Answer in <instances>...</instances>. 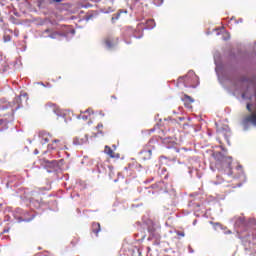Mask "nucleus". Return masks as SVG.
I'll return each mask as SVG.
<instances>
[{
  "label": "nucleus",
  "mask_w": 256,
  "mask_h": 256,
  "mask_svg": "<svg viewBox=\"0 0 256 256\" xmlns=\"http://www.w3.org/2000/svg\"><path fill=\"white\" fill-rule=\"evenodd\" d=\"M39 154V150H35V155H38Z\"/></svg>",
  "instance_id": "obj_28"
},
{
  "label": "nucleus",
  "mask_w": 256,
  "mask_h": 256,
  "mask_svg": "<svg viewBox=\"0 0 256 256\" xmlns=\"http://www.w3.org/2000/svg\"><path fill=\"white\" fill-rule=\"evenodd\" d=\"M63 0H51L50 3H61Z\"/></svg>",
  "instance_id": "obj_22"
},
{
  "label": "nucleus",
  "mask_w": 256,
  "mask_h": 256,
  "mask_svg": "<svg viewBox=\"0 0 256 256\" xmlns=\"http://www.w3.org/2000/svg\"><path fill=\"white\" fill-rule=\"evenodd\" d=\"M216 159H218V161H221V163L223 164L224 168V173L226 175H233V168L231 167V163H233V157L231 156H225L223 155V153L218 152L216 153ZM226 163V166H225Z\"/></svg>",
  "instance_id": "obj_1"
},
{
  "label": "nucleus",
  "mask_w": 256,
  "mask_h": 256,
  "mask_svg": "<svg viewBox=\"0 0 256 256\" xmlns=\"http://www.w3.org/2000/svg\"><path fill=\"white\" fill-rule=\"evenodd\" d=\"M226 37H224V40L227 41V39H229V33H225L224 34Z\"/></svg>",
  "instance_id": "obj_24"
},
{
  "label": "nucleus",
  "mask_w": 256,
  "mask_h": 256,
  "mask_svg": "<svg viewBox=\"0 0 256 256\" xmlns=\"http://www.w3.org/2000/svg\"><path fill=\"white\" fill-rule=\"evenodd\" d=\"M101 117H105V113L100 112Z\"/></svg>",
  "instance_id": "obj_26"
},
{
  "label": "nucleus",
  "mask_w": 256,
  "mask_h": 256,
  "mask_svg": "<svg viewBox=\"0 0 256 256\" xmlns=\"http://www.w3.org/2000/svg\"><path fill=\"white\" fill-rule=\"evenodd\" d=\"M152 155H153V151L151 149L142 150L140 152V159H143V161H149Z\"/></svg>",
  "instance_id": "obj_10"
},
{
  "label": "nucleus",
  "mask_w": 256,
  "mask_h": 256,
  "mask_svg": "<svg viewBox=\"0 0 256 256\" xmlns=\"http://www.w3.org/2000/svg\"><path fill=\"white\" fill-rule=\"evenodd\" d=\"M133 256H141V252H139V251L133 252Z\"/></svg>",
  "instance_id": "obj_23"
},
{
  "label": "nucleus",
  "mask_w": 256,
  "mask_h": 256,
  "mask_svg": "<svg viewBox=\"0 0 256 256\" xmlns=\"http://www.w3.org/2000/svg\"><path fill=\"white\" fill-rule=\"evenodd\" d=\"M248 225H249V227H253V229H256V219L255 218H250L248 220Z\"/></svg>",
  "instance_id": "obj_14"
},
{
  "label": "nucleus",
  "mask_w": 256,
  "mask_h": 256,
  "mask_svg": "<svg viewBox=\"0 0 256 256\" xmlns=\"http://www.w3.org/2000/svg\"><path fill=\"white\" fill-rule=\"evenodd\" d=\"M246 109H247V111H249V113H252V109H251V104L250 103H248L247 105H246Z\"/></svg>",
  "instance_id": "obj_20"
},
{
  "label": "nucleus",
  "mask_w": 256,
  "mask_h": 256,
  "mask_svg": "<svg viewBox=\"0 0 256 256\" xmlns=\"http://www.w3.org/2000/svg\"><path fill=\"white\" fill-rule=\"evenodd\" d=\"M89 141V137L87 135L84 136H76L73 139V145L79 146V145H85Z\"/></svg>",
  "instance_id": "obj_7"
},
{
  "label": "nucleus",
  "mask_w": 256,
  "mask_h": 256,
  "mask_svg": "<svg viewBox=\"0 0 256 256\" xmlns=\"http://www.w3.org/2000/svg\"><path fill=\"white\" fill-rule=\"evenodd\" d=\"M101 231V224L99 222L92 223V233L99 235V232Z\"/></svg>",
  "instance_id": "obj_11"
},
{
  "label": "nucleus",
  "mask_w": 256,
  "mask_h": 256,
  "mask_svg": "<svg viewBox=\"0 0 256 256\" xmlns=\"http://www.w3.org/2000/svg\"><path fill=\"white\" fill-rule=\"evenodd\" d=\"M180 83H184V87L195 88L199 85V77L195 72H189L186 76L179 78Z\"/></svg>",
  "instance_id": "obj_2"
},
{
  "label": "nucleus",
  "mask_w": 256,
  "mask_h": 256,
  "mask_svg": "<svg viewBox=\"0 0 256 256\" xmlns=\"http://www.w3.org/2000/svg\"><path fill=\"white\" fill-rule=\"evenodd\" d=\"M238 169H241V166H238Z\"/></svg>",
  "instance_id": "obj_29"
},
{
  "label": "nucleus",
  "mask_w": 256,
  "mask_h": 256,
  "mask_svg": "<svg viewBox=\"0 0 256 256\" xmlns=\"http://www.w3.org/2000/svg\"><path fill=\"white\" fill-rule=\"evenodd\" d=\"M119 17H121V12L114 14L112 16V23H115V21H117V19H119Z\"/></svg>",
  "instance_id": "obj_15"
},
{
  "label": "nucleus",
  "mask_w": 256,
  "mask_h": 256,
  "mask_svg": "<svg viewBox=\"0 0 256 256\" xmlns=\"http://www.w3.org/2000/svg\"><path fill=\"white\" fill-rule=\"evenodd\" d=\"M147 25L150 27V29H153V27H155V21L154 20H148Z\"/></svg>",
  "instance_id": "obj_17"
},
{
  "label": "nucleus",
  "mask_w": 256,
  "mask_h": 256,
  "mask_svg": "<svg viewBox=\"0 0 256 256\" xmlns=\"http://www.w3.org/2000/svg\"><path fill=\"white\" fill-rule=\"evenodd\" d=\"M11 41V36L10 35H4V42L7 43Z\"/></svg>",
  "instance_id": "obj_18"
},
{
  "label": "nucleus",
  "mask_w": 256,
  "mask_h": 256,
  "mask_svg": "<svg viewBox=\"0 0 256 256\" xmlns=\"http://www.w3.org/2000/svg\"><path fill=\"white\" fill-rule=\"evenodd\" d=\"M44 141H45V143H49V139L48 138H45Z\"/></svg>",
  "instance_id": "obj_27"
},
{
  "label": "nucleus",
  "mask_w": 256,
  "mask_h": 256,
  "mask_svg": "<svg viewBox=\"0 0 256 256\" xmlns=\"http://www.w3.org/2000/svg\"><path fill=\"white\" fill-rule=\"evenodd\" d=\"M157 225L155 223L151 222L150 225L148 226V232L150 233V237L148 238L149 240L153 239V237H157Z\"/></svg>",
  "instance_id": "obj_9"
},
{
  "label": "nucleus",
  "mask_w": 256,
  "mask_h": 256,
  "mask_svg": "<svg viewBox=\"0 0 256 256\" xmlns=\"http://www.w3.org/2000/svg\"><path fill=\"white\" fill-rule=\"evenodd\" d=\"M104 153L108 155L110 159H119V157H121L119 153H115V151H113V149L107 145L104 147Z\"/></svg>",
  "instance_id": "obj_8"
},
{
  "label": "nucleus",
  "mask_w": 256,
  "mask_h": 256,
  "mask_svg": "<svg viewBox=\"0 0 256 256\" xmlns=\"http://www.w3.org/2000/svg\"><path fill=\"white\" fill-rule=\"evenodd\" d=\"M182 101L184 103V107H187V109H191L193 107V103H195V99H193L191 96L187 94L183 95Z\"/></svg>",
  "instance_id": "obj_6"
},
{
  "label": "nucleus",
  "mask_w": 256,
  "mask_h": 256,
  "mask_svg": "<svg viewBox=\"0 0 256 256\" xmlns=\"http://www.w3.org/2000/svg\"><path fill=\"white\" fill-rule=\"evenodd\" d=\"M177 235L178 237H185V232L178 231Z\"/></svg>",
  "instance_id": "obj_21"
},
{
  "label": "nucleus",
  "mask_w": 256,
  "mask_h": 256,
  "mask_svg": "<svg viewBox=\"0 0 256 256\" xmlns=\"http://www.w3.org/2000/svg\"><path fill=\"white\" fill-rule=\"evenodd\" d=\"M93 115V109L88 108L84 112H81L78 116V119H82L83 121H91V117Z\"/></svg>",
  "instance_id": "obj_5"
},
{
  "label": "nucleus",
  "mask_w": 256,
  "mask_h": 256,
  "mask_svg": "<svg viewBox=\"0 0 256 256\" xmlns=\"http://www.w3.org/2000/svg\"><path fill=\"white\" fill-rule=\"evenodd\" d=\"M60 142V140L59 139H55V140H53V143H59Z\"/></svg>",
  "instance_id": "obj_25"
},
{
  "label": "nucleus",
  "mask_w": 256,
  "mask_h": 256,
  "mask_svg": "<svg viewBox=\"0 0 256 256\" xmlns=\"http://www.w3.org/2000/svg\"><path fill=\"white\" fill-rule=\"evenodd\" d=\"M119 43V38L114 37L113 35H108L104 38V45L107 47V49H113L115 45Z\"/></svg>",
  "instance_id": "obj_3"
},
{
  "label": "nucleus",
  "mask_w": 256,
  "mask_h": 256,
  "mask_svg": "<svg viewBox=\"0 0 256 256\" xmlns=\"http://www.w3.org/2000/svg\"><path fill=\"white\" fill-rule=\"evenodd\" d=\"M235 225H236V227H245V225H246L245 217L240 216V217L236 218Z\"/></svg>",
  "instance_id": "obj_12"
},
{
  "label": "nucleus",
  "mask_w": 256,
  "mask_h": 256,
  "mask_svg": "<svg viewBox=\"0 0 256 256\" xmlns=\"http://www.w3.org/2000/svg\"><path fill=\"white\" fill-rule=\"evenodd\" d=\"M153 3L156 7H161V5H163V0H153Z\"/></svg>",
  "instance_id": "obj_16"
},
{
  "label": "nucleus",
  "mask_w": 256,
  "mask_h": 256,
  "mask_svg": "<svg viewBox=\"0 0 256 256\" xmlns=\"http://www.w3.org/2000/svg\"><path fill=\"white\" fill-rule=\"evenodd\" d=\"M45 111L47 113H55V115H59V113H61V110H59V106L53 103L46 104Z\"/></svg>",
  "instance_id": "obj_4"
},
{
  "label": "nucleus",
  "mask_w": 256,
  "mask_h": 256,
  "mask_svg": "<svg viewBox=\"0 0 256 256\" xmlns=\"http://www.w3.org/2000/svg\"><path fill=\"white\" fill-rule=\"evenodd\" d=\"M155 144H157V141H155V140H150L148 143L149 147H152Z\"/></svg>",
  "instance_id": "obj_19"
},
{
  "label": "nucleus",
  "mask_w": 256,
  "mask_h": 256,
  "mask_svg": "<svg viewBox=\"0 0 256 256\" xmlns=\"http://www.w3.org/2000/svg\"><path fill=\"white\" fill-rule=\"evenodd\" d=\"M103 123H98L96 126V131L98 132V135H103Z\"/></svg>",
  "instance_id": "obj_13"
}]
</instances>
